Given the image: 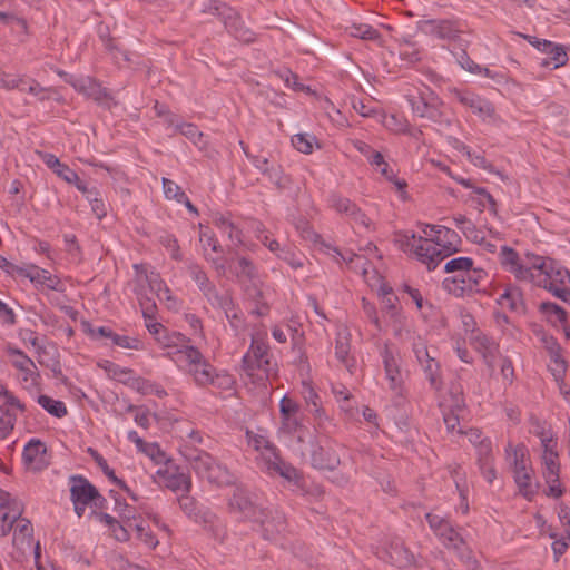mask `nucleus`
I'll use <instances>...</instances> for the list:
<instances>
[{"label":"nucleus","instance_id":"1","mask_svg":"<svg viewBox=\"0 0 570 570\" xmlns=\"http://www.w3.org/2000/svg\"><path fill=\"white\" fill-rule=\"evenodd\" d=\"M187 459L196 475L215 487H232L237 482L236 474L206 451L196 450Z\"/></svg>","mask_w":570,"mask_h":570},{"label":"nucleus","instance_id":"2","mask_svg":"<svg viewBox=\"0 0 570 570\" xmlns=\"http://www.w3.org/2000/svg\"><path fill=\"white\" fill-rule=\"evenodd\" d=\"M293 224L304 239L320 244L325 249V253L331 255L336 262L343 261L355 272H361L363 275L367 274L370 262L363 255L353 252L342 253L337 247L325 243L322 236L312 228L305 216H294Z\"/></svg>","mask_w":570,"mask_h":570},{"label":"nucleus","instance_id":"3","mask_svg":"<svg viewBox=\"0 0 570 570\" xmlns=\"http://www.w3.org/2000/svg\"><path fill=\"white\" fill-rule=\"evenodd\" d=\"M242 370L244 373L255 380H267L275 368L271 361L269 346L257 335L252 336L248 351L242 358Z\"/></svg>","mask_w":570,"mask_h":570},{"label":"nucleus","instance_id":"4","mask_svg":"<svg viewBox=\"0 0 570 570\" xmlns=\"http://www.w3.org/2000/svg\"><path fill=\"white\" fill-rule=\"evenodd\" d=\"M407 100L414 115L426 118L444 128L452 125L451 119L442 109L444 107L443 101L430 88L420 91L417 96H409Z\"/></svg>","mask_w":570,"mask_h":570},{"label":"nucleus","instance_id":"5","mask_svg":"<svg viewBox=\"0 0 570 570\" xmlns=\"http://www.w3.org/2000/svg\"><path fill=\"white\" fill-rule=\"evenodd\" d=\"M424 235L435 246V255H430L433 258L432 271L450 255L460 250L461 238L458 233L445 226L440 225H425L423 228Z\"/></svg>","mask_w":570,"mask_h":570},{"label":"nucleus","instance_id":"6","mask_svg":"<svg viewBox=\"0 0 570 570\" xmlns=\"http://www.w3.org/2000/svg\"><path fill=\"white\" fill-rule=\"evenodd\" d=\"M264 507L255 492L243 484H235L228 499V510L242 521L254 522L262 518Z\"/></svg>","mask_w":570,"mask_h":570},{"label":"nucleus","instance_id":"7","mask_svg":"<svg viewBox=\"0 0 570 570\" xmlns=\"http://www.w3.org/2000/svg\"><path fill=\"white\" fill-rule=\"evenodd\" d=\"M6 353L10 357L11 365L19 372L18 380L22 387L30 393L40 390L41 375L33 360L22 350L8 345Z\"/></svg>","mask_w":570,"mask_h":570},{"label":"nucleus","instance_id":"8","mask_svg":"<svg viewBox=\"0 0 570 570\" xmlns=\"http://www.w3.org/2000/svg\"><path fill=\"white\" fill-rule=\"evenodd\" d=\"M176 361L185 363L193 374L196 384L205 386L213 380L214 366L210 365L200 351L193 345H185L175 352Z\"/></svg>","mask_w":570,"mask_h":570},{"label":"nucleus","instance_id":"9","mask_svg":"<svg viewBox=\"0 0 570 570\" xmlns=\"http://www.w3.org/2000/svg\"><path fill=\"white\" fill-rule=\"evenodd\" d=\"M253 523L258 524L263 539L284 547V538L287 532V521L282 511L264 508L262 518Z\"/></svg>","mask_w":570,"mask_h":570},{"label":"nucleus","instance_id":"10","mask_svg":"<svg viewBox=\"0 0 570 570\" xmlns=\"http://www.w3.org/2000/svg\"><path fill=\"white\" fill-rule=\"evenodd\" d=\"M395 243L404 253L414 254L415 257L426 265L429 271H432L433 258L430 255H438L435 246L431 244L428 237L416 236L414 233L404 232L399 233L395 237Z\"/></svg>","mask_w":570,"mask_h":570},{"label":"nucleus","instance_id":"11","mask_svg":"<svg viewBox=\"0 0 570 570\" xmlns=\"http://www.w3.org/2000/svg\"><path fill=\"white\" fill-rule=\"evenodd\" d=\"M261 469L269 475H278L294 487V491L304 490V479L299 471L291 463L283 460L279 451L271 452L266 459L261 462Z\"/></svg>","mask_w":570,"mask_h":570},{"label":"nucleus","instance_id":"12","mask_svg":"<svg viewBox=\"0 0 570 570\" xmlns=\"http://www.w3.org/2000/svg\"><path fill=\"white\" fill-rule=\"evenodd\" d=\"M487 277L483 268H472L462 275L444 278L443 288L455 297H464L478 291L480 283Z\"/></svg>","mask_w":570,"mask_h":570},{"label":"nucleus","instance_id":"13","mask_svg":"<svg viewBox=\"0 0 570 570\" xmlns=\"http://www.w3.org/2000/svg\"><path fill=\"white\" fill-rule=\"evenodd\" d=\"M342 446L328 438L321 439L311 452V464L317 470L333 471L341 464Z\"/></svg>","mask_w":570,"mask_h":570},{"label":"nucleus","instance_id":"14","mask_svg":"<svg viewBox=\"0 0 570 570\" xmlns=\"http://www.w3.org/2000/svg\"><path fill=\"white\" fill-rule=\"evenodd\" d=\"M413 352L420 363L430 387L439 392L443 387V377L440 363L430 354L428 346L420 338L413 343Z\"/></svg>","mask_w":570,"mask_h":570},{"label":"nucleus","instance_id":"15","mask_svg":"<svg viewBox=\"0 0 570 570\" xmlns=\"http://www.w3.org/2000/svg\"><path fill=\"white\" fill-rule=\"evenodd\" d=\"M500 263L504 269L512 273L515 278L520 281L530 282L533 278V273L540 274V266L535 265V257L532 256L529 264H524L520 261L519 254L509 246H501L499 254Z\"/></svg>","mask_w":570,"mask_h":570},{"label":"nucleus","instance_id":"16","mask_svg":"<svg viewBox=\"0 0 570 570\" xmlns=\"http://www.w3.org/2000/svg\"><path fill=\"white\" fill-rule=\"evenodd\" d=\"M535 265L540 266V274L533 273L531 283L546 287L548 283L567 285L570 283V272L563 267H553L551 263H548L543 257H535Z\"/></svg>","mask_w":570,"mask_h":570},{"label":"nucleus","instance_id":"17","mask_svg":"<svg viewBox=\"0 0 570 570\" xmlns=\"http://www.w3.org/2000/svg\"><path fill=\"white\" fill-rule=\"evenodd\" d=\"M215 9L217 10L218 16L222 17L225 28L230 35L246 43L254 40V33L244 26L235 9L226 6L225 3L216 6Z\"/></svg>","mask_w":570,"mask_h":570},{"label":"nucleus","instance_id":"18","mask_svg":"<svg viewBox=\"0 0 570 570\" xmlns=\"http://www.w3.org/2000/svg\"><path fill=\"white\" fill-rule=\"evenodd\" d=\"M157 474L163 479L165 487L174 492L189 493L191 490L190 475L174 464H167L165 469H159Z\"/></svg>","mask_w":570,"mask_h":570},{"label":"nucleus","instance_id":"19","mask_svg":"<svg viewBox=\"0 0 570 570\" xmlns=\"http://www.w3.org/2000/svg\"><path fill=\"white\" fill-rule=\"evenodd\" d=\"M471 345L482 355L489 371L493 373L495 370V358L499 353L498 343L491 336L479 332L472 336Z\"/></svg>","mask_w":570,"mask_h":570},{"label":"nucleus","instance_id":"20","mask_svg":"<svg viewBox=\"0 0 570 570\" xmlns=\"http://www.w3.org/2000/svg\"><path fill=\"white\" fill-rule=\"evenodd\" d=\"M69 481L71 501L90 504L95 498L99 497V491L85 476L71 475Z\"/></svg>","mask_w":570,"mask_h":570},{"label":"nucleus","instance_id":"21","mask_svg":"<svg viewBox=\"0 0 570 570\" xmlns=\"http://www.w3.org/2000/svg\"><path fill=\"white\" fill-rule=\"evenodd\" d=\"M16 273L29 278L31 283L45 285L49 289H57V286L60 283V279L57 276L51 275L47 269L33 264L16 267Z\"/></svg>","mask_w":570,"mask_h":570},{"label":"nucleus","instance_id":"22","mask_svg":"<svg viewBox=\"0 0 570 570\" xmlns=\"http://www.w3.org/2000/svg\"><path fill=\"white\" fill-rule=\"evenodd\" d=\"M505 460L513 475L532 468L528 448L523 443L517 445L508 443L505 448Z\"/></svg>","mask_w":570,"mask_h":570},{"label":"nucleus","instance_id":"23","mask_svg":"<svg viewBox=\"0 0 570 570\" xmlns=\"http://www.w3.org/2000/svg\"><path fill=\"white\" fill-rule=\"evenodd\" d=\"M351 350V333L347 327L341 326L337 328L335 338V356L337 361L343 364L348 372H353L355 367L354 357L350 356Z\"/></svg>","mask_w":570,"mask_h":570},{"label":"nucleus","instance_id":"24","mask_svg":"<svg viewBox=\"0 0 570 570\" xmlns=\"http://www.w3.org/2000/svg\"><path fill=\"white\" fill-rule=\"evenodd\" d=\"M386 560L397 567L406 568L413 564L414 556L400 539L391 541L385 549Z\"/></svg>","mask_w":570,"mask_h":570},{"label":"nucleus","instance_id":"25","mask_svg":"<svg viewBox=\"0 0 570 570\" xmlns=\"http://www.w3.org/2000/svg\"><path fill=\"white\" fill-rule=\"evenodd\" d=\"M47 448L39 439H31L23 448L22 460L27 466L40 470L43 466Z\"/></svg>","mask_w":570,"mask_h":570},{"label":"nucleus","instance_id":"26","mask_svg":"<svg viewBox=\"0 0 570 570\" xmlns=\"http://www.w3.org/2000/svg\"><path fill=\"white\" fill-rule=\"evenodd\" d=\"M381 357L383 361L385 376L389 381L390 389L396 391L397 389L401 387L403 382L399 362L394 356L393 352L386 345L381 351Z\"/></svg>","mask_w":570,"mask_h":570},{"label":"nucleus","instance_id":"27","mask_svg":"<svg viewBox=\"0 0 570 570\" xmlns=\"http://www.w3.org/2000/svg\"><path fill=\"white\" fill-rule=\"evenodd\" d=\"M69 83L79 92L83 94L88 98L95 101L101 102L108 97V92L90 77L76 78L69 81Z\"/></svg>","mask_w":570,"mask_h":570},{"label":"nucleus","instance_id":"28","mask_svg":"<svg viewBox=\"0 0 570 570\" xmlns=\"http://www.w3.org/2000/svg\"><path fill=\"white\" fill-rule=\"evenodd\" d=\"M164 195L168 200L175 199L179 204H184L187 210L191 214H199L198 209L189 200L185 191L175 181L168 178H163Z\"/></svg>","mask_w":570,"mask_h":570},{"label":"nucleus","instance_id":"29","mask_svg":"<svg viewBox=\"0 0 570 570\" xmlns=\"http://www.w3.org/2000/svg\"><path fill=\"white\" fill-rule=\"evenodd\" d=\"M519 493L528 500L538 493V483L534 481V471L532 468L513 475Z\"/></svg>","mask_w":570,"mask_h":570},{"label":"nucleus","instance_id":"30","mask_svg":"<svg viewBox=\"0 0 570 570\" xmlns=\"http://www.w3.org/2000/svg\"><path fill=\"white\" fill-rule=\"evenodd\" d=\"M548 352L550 356L548 368L554 380H561L564 377L568 367L567 361L562 356V350L558 343H553L548 347Z\"/></svg>","mask_w":570,"mask_h":570},{"label":"nucleus","instance_id":"31","mask_svg":"<svg viewBox=\"0 0 570 570\" xmlns=\"http://www.w3.org/2000/svg\"><path fill=\"white\" fill-rule=\"evenodd\" d=\"M187 271L190 278L196 283L199 291L207 299L216 291L214 283L210 282L206 272L198 264H190Z\"/></svg>","mask_w":570,"mask_h":570},{"label":"nucleus","instance_id":"32","mask_svg":"<svg viewBox=\"0 0 570 570\" xmlns=\"http://www.w3.org/2000/svg\"><path fill=\"white\" fill-rule=\"evenodd\" d=\"M539 312L546 317L547 322L552 325H567L568 314L566 309L553 302H541Z\"/></svg>","mask_w":570,"mask_h":570},{"label":"nucleus","instance_id":"33","mask_svg":"<svg viewBox=\"0 0 570 570\" xmlns=\"http://www.w3.org/2000/svg\"><path fill=\"white\" fill-rule=\"evenodd\" d=\"M446 549L452 550L456 557L469 567L470 570L480 569V564L473 557L472 550L469 548L462 537H460L458 541L451 543Z\"/></svg>","mask_w":570,"mask_h":570},{"label":"nucleus","instance_id":"34","mask_svg":"<svg viewBox=\"0 0 570 570\" xmlns=\"http://www.w3.org/2000/svg\"><path fill=\"white\" fill-rule=\"evenodd\" d=\"M456 96L462 105L470 107L475 114L485 115L489 117L494 114V108L491 104L483 101L473 94L456 92Z\"/></svg>","mask_w":570,"mask_h":570},{"label":"nucleus","instance_id":"35","mask_svg":"<svg viewBox=\"0 0 570 570\" xmlns=\"http://www.w3.org/2000/svg\"><path fill=\"white\" fill-rule=\"evenodd\" d=\"M498 304L502 307H507L510 311L518 312L523 307V299L520 289L515 286H509L499 296Z\"/></svg>","mask_w":570,"mask_h":570},{"label":"nucleus","instance_id":"36","mask_svg":"<svg viewBox=\"0 0 570 570\" xmlns=\"http://www.w3.org/2000/svg\"><path fill=\"white\" fill-rule=\"evenodd\" d=\"M229 268L242 282L253 281L257 276V271L254 263L244 256L237 257L236 265H230Z\"/></svg>","mask_w":570,"mask_h":570},{"label":"nucleus","instance_id":"37","mask_svg":"<svg viewBox=\"0 0 570 570\" xmlns=\"http://www.w3.org/2000/svg\"><path fill=\"white\" fill-rule=\"evenodd\" d=\"M87 452L91 455L94 461L101 469V471L108 478L109 481L115 483L121 490H127L126 482L122 479H119V478L116 476L115 471L111 468H109L107 461L105 460V458L98 451H96L92 448H88Z\"/></svg>","mask_w":570,"mask_h":570},{"label":"nucleus","instance_id":"38","mask_svg":"<svg viewBox=\"0 0 570 570\" xmlns=\"http://www.w3.org/2000/svg\"><path fill=\"white\" fill-rule=\"evenodd\" d=\"M546 53L549 55V59L542 60V67H549L553 63V69H557L566 66L568 62L567 48L562 45L552 43L551 48H549Z\"/></svg>","mask_w":570,"mask_h":570},{"label":"nucleus","instance_id":"39","mask_svg":"<svg viewBox=\"0 0 570 570\" xmlns=\"http://www.w3.org/2000/svg\"><path fill=\"white\" fill-rule=\"evenodd\" d=\"M38 404L55 417L61 419L67 415V406L62 401L55 400L48 395H39Z\"/></svg>","mask_w":570,"mask_h":570},{"label":"nucleus","instance_id":"40","mask_svg":"<svg viewBox=\"0 0 570 570\" xmlns=\"http://www.w3.org/2000/svg\"><path fill=\"white\" fill-rule=\"evenodd\" d=\"M558 453H549L542 455V463L544 465L543 476L546 482H557L560 474V464L558 462Z\"/></svg>","mask_w":570,"mask_h":570},{"label":"nucleus","instance_id":"41","mask_svg":"<svg viewBox=\"0 0 570 570\" xmlns=\"http://www.w3.org/2000/svg\"><path fill=\"white\" fill-rule=\"evenodd\" d=\"M36 353L38 356V363L45 367H48L60 360V354L55 343L43 344L41 347H38Z\"/></svg>","mask_w":570,"mask_h":570},{"label":"nucleus","instance_id":"42","mask_svg":"<svg viewBox=\"0 0 570 570\" xmlns=\"http://www.w3.org/2000/svg\"><path fill=\"white\" fill-rule=\"evenodd\" d=\"M135 269L137 272H144L146 282L149 285V288L151 292H155L158 296V298H161V292L169 293V288L167 285L160 279L159 274L157 273H147L144 265H135Z\"/></svg>","mask_w":570,"mask_h":570},{"label":"nucleus","instance_id":"43","mask_svg":"<svg viewBox=\"0 0 570 570\" xmlns=\"http://www.w3.org/2000/svg\"><path fill=\"white\" fill-rule=\"evenodd\" d=\"M277 78L282 79L286 87L292 88L296 91H308L309 87L298 82V76L288 68L274 70L272 72Z\"/></svg>","mask_w":570,"mask_h":570},{"label":"nucleus","instance_id":"44","mask_svg":"<svg viewBox=\"0 0 570 570\" xmlns=\"http://www.w3.org/2000/svg\"><path fill=\"white\" fill-rule=\"evenodd\" d=\"M473 259L470 257H455L450 259L444 265L445 273H456L455 275H462L473 268Z\"/></svg>","mask_w":570,"mask_h":570},{"label":"nucleus","instance_id":"45","mask_svg":"<svg viewBox=\"0 0 570 570\" xmlns=\"http://www.w3.org/2000/svg\"><path fill=\"white\" fill-rule=\"evenodd\" d=\"M314 142L318 148H321L316 137L313 135L296 134L292 137L293 147L303 154H311L313 151Z\"/></svg>","mask_w":570,"mask_h":570},{"label":"nucleus","instance_id":"46","mask_svg":"<svg viewBox=\"0 0 570 570\" xmlns=\"http://www.w3.org/2000/svg\"><path fill=\"white\" fill-rule=\"evenodd\" d=\"M178 504L181 511L190 519L195 521L200 517L198 503L195 498L190 497L189 493H183L178 499Z\"/></svg>","mask_w":570,"mask_h":570},{"label":"nucleus","instance_id":"47","mask_svg":"<svg viewBox=\"0 0 570 570\" xmlns=\"http://www.w3.org/2000/svg\"><path fill=\"white\" fill-rule=\"evenodd\" d=\"M350 35L364 40H379L381 33L367 23H354L350 28Z\"/></svg>","mask_w":570,"mask_h":570},{"label":"nucleus","instance_id":"48","mask_svg":"<svg viewBox=\"0 0 570 570\" xmlns=\"http://www.w3.org/2000/svg\"><path fill=\"white\" fill-rule=\"evenodd\" d=\"M208 303L215 307L224 311L225 314L233 312L237 306L229 294L220 295L217 289L207 298Z\"/></svg>","mask_w":570,"mask_h":570},{"label":"nucleus","instance_id":"49","mask_svg":"<svg viewBox=\"0 0 570 570\" xmlns=\"http://www.w3.org/2000/svg\"><path fill=\"white\" fill-rule=\"evenodd\" d=\"M21 515V511H16L12 515L7 511V507L4 504L0 505V537H6L12 530V527L16 521Z\"/></svg>","mask_w":570,"mask_h":570},{"label":"nucleus","instance_id":"50","mask_svg":"<svg viewBox=\"0 0 570 570\" xmlns=\"http://www.w3.org/2000/svg\"><path fill=\"white\" fill-rule=\"evenodd\" d=\"M132 530L136 532L137 538L148 548L155 549L158 546L157 538L145 522H134Z\"/></svg>","mask_w":570,"mask_h":570},{"label":"nucleus","instance_id":"51","mask_svg":"<svg viewBox=\"0 0 570 570\" xmlns=\"http://www.w3.org/2000/svg\"><path fill=\"white\" fill-rule=\"evenodd\" d=\"M16 414L9 409L0 406V440L6 439L14 428Z\"/></svg>","mask_w":570,"mask_h":570},{"label":"nucleus","instance_id":"52","mask_svg":"<svg viewBox=\"0 0 570 570\" xmlns=\"http://www.w3.org/2000/svg\"><path fill=\"white\" fill-rule=\"evenodd\" d=\"M199 242L202 243L205 249L206 247H210L212 250L215 253L222 250V247L217 238L215 237V234L208 226L204 225L203 223H199Z\"/></svg>","mask_w":570,"mask_h":570},{"label":"nucleus","instance_id":"53","mask_svg":"<svg viewBox=\"0 0 570 570\" xmlns=\"http://www.w3.org/2000/svg\"><path fill=\"white\" fill-rule=\"evenodd\" d=\"M181 135L191 140L200 149L205 148L206 144H203L204 134L198 130V127L194 124H181L177 126Z\"/></svg>","mask_w":570,"mask_h":570},{"label":"nucleus","instance_id":"54","mask_svg":"<svg viewBox=\"0 0 570 570\" xmlns=\"http://www.w3.org/2000/svg\"><path fill=\"white\" fill-rule=\"evenodd\" d=\"M158 242L169 252L173 259H181L180 247L174 235L168 233H161L158 236Z\"/></svg>","mask_w":570,"mask_h":570},{"label":"nucleus","instance_id":"55","mask_svg":"<svg viewBox=\"0 0 570 570\" xmlns=\"http://www.w3.org/2000/svg\"><path fill=\"white\" fill-rule=\"evenodd\" d=\"M332 208L338 214H356L360 208L352 203L348 198H343L337 195H333L331 198Z\"/></svg>","mask_w":570,"mask_h":570},{"label":"nucleus","instance_id":"56","mask_svg":"<svg viewBox=\"0 0 570 570\" xmlns=\"http://www.w3.org/2000/svg\"><path fill=\"white\" fill-rule=\"evenodd\" d=\"M217 227L228 235L234 243H242L240 230L226 216H220L216 222Z\"/></svg>","mask_w":570,"mask_h":570},{"label":"nucleus","instance_id":"57","mask_svg":"<svg viewBox=\"0 0 570 570\" xmlns=\"http://www.w3.org/2000/svg\"><path fill=\"white\" fill-rule=\"evenodd\" d=\"M264 174L268 176L269 180L279 189H286L289 187L291 178L283 174L279 168L271 167L264 169Z\"/></svg>","mask_w":570,"mask_h":570},{"label":"nucleus","instance_id":"58","mask_svg":"<svg viewBox=\"0 0 570 570\" xmlns=\"http://www.w3.org/2000/svg\"><path fill=\"white\" fill-rule=\"evenodd\" d=\"M250 443L255 450L262 451L261 462H263L271 452L278 451V449L263 435H254Z\"/></svg>","mask_w":570,"mask_h":570},{"label":"nucleus","instance_id":"59","mask_svg":"<svg viewBox=\"0 0 570 570\" xmlns=\"http://www.w3.org/2000/svg\"><path fill=\"white\" fill-rule=\"evenodd\" d=\"M475 194L478 195V204L482 206L480 212L488 209L493 214L498 213V205L495 199L484 188H476Z\"/></svg>","mask_w":570,"mask_h":570},{"label":"nucleus","instance_id":"60","mask_svg":"<svg viewBox=\"0 0 570 570\" xmlns=\"http://www.w3.org/2000/svg\"><path fill=\"white\" fill-rule=\"evenodd\" d=\"M435 535L442 542V544L448 548L451 543L458 541L461 534L458 530L452 525V523L445 524L442 530H440Z\"/></svg>","mask_w":570,"mask_h":570},{"label":"nucleus","instance_id":"61","mask_svg":"<svg viewBox=\"0 0 570 570\" xmlns=\"http://www.w3.org/2000/svg\"><path fill=\"white\" fill-rule=\"evenodd\" d=\"M476 453L479 464L493 461L492 443L490 439L484 438L479 442V444L476 445Z\"/></svg>","mask_w":570,"mask_h":570},{"label":"nucleus","instance_id":"62","mask_svg":"<svg viewBox=\"0 0 570 570\" xmlns=\"http://www.w3.org/2000/svg\"><path fill=\"white\" fill-rule=\"evenodd\" d=\"M126 412L128 413H135V422L137 425H139L142 429H148L150 424V415L147 410H142L141 407H138L132 404H128L126 407Z\"/></svg>","mask_w":570,"mask_h":570},{"label":"nucleus","instance_id":"63","mask_svg":"<svg viewBox=\"0 0 570 570\" xmlns=\"http://www.w3.org/2000/svg\"><path fill=\"white\" fill-rule=\"evenodd\" d=\"M281 430L286 434L298 433L303 429V424L297 415L282 416Z\"/></svg>","mask_w":570,"mask_h":570},{"label":"nucleus","instance_id":"64","mask_svg":"<svg viewBox=\"0 0 570 570\" xmlns=\"http://www.w3.org/2000/svg\"><path fill=\"white\" fill-rule=\"evenodd\" d=\"M544 288L548 289L554 297L570 305V288L567 287V285L548 283Z\"/></svg>","mask_w":570,"mask_h":570}]
</instances>
